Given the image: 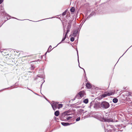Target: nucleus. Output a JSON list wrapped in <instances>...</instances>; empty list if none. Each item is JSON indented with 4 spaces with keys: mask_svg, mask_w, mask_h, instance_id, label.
<instances>
[{
    "mask_svg": "<svg viewBox=\"0 0 132 132\" xmlns=\"http://www.w3.org/2000/svg\"><path fill=\"white\" fill-rule=\"evenodd\" d=\"M108 128L106 130H108L109 132H119L120 131H122L123 130H121L118 129H116L114 128V127L112 125H109L108 126Z\"/></svg>",
    "mask_w": 132,
    "mask_h": 132,
    "instance_id": "f257e3e1",
    "label": "nucleus"
},
{
    "mask_svg": "<svg viewBox=\"0 0 132 132\" xmlns=\"http://www.w3.org/2000/svg\"><path fill=\"white\" fill-rule=\"evenodd\" d=\"M100 104V107L102 109H106L108 108L110 106L109 103L106 101H103Z\"/></svg>",
    "mask_w": 132,
    "mask_h": 132,
    "instance_id": "f03ea898",
    "label": "nucleus"
},
{
    "mask_svg": "<svg viewBox=\"0 0 132 132\" xmlns=\"http://www.w3.org/2000/svg\"><path fill=\"white\" fill-rule=\"evenodd\" d=\"M115 92V90H114V92H111L110 93L108 92H105L104 94L100 95L99 96V99L101 100L104 97H105L107 96H110L112 94H114Z\"/></svg>",
    "mask_w": 132,
    "mask_h": 132,
    "instance_id": "7ed1b4c3",
    "label": "nucleus"
},
{
    "mask_svg": "<svg viewBox=\"0 0 132 132\" xmlns=\"http://www.w3.org/2000/svg\"><path fill=\"white\" fill-rule=\"evenodd\" d=\"M85 92L84 90L81 91L79 92L76 96L75 98L78 99L81 98L84 96Z\"/></svg>",
    "mask_w": 132,
    "mask_h": 132,
    "instance_id": "20e7f679",
    "label": "nucleus"
},
{
    "mask_svg": "<svg viewBox=\"0 0 132 132\" xmlns=\"http://www.w3.org/2000/svg\"><path fill=\"white\" fill-rule=\"evenodd\" d=\"M102 121L108 122H113V120L112 118L110 117V116L108 117H104Z\"/></svg>",
    "mask_w": 132,
    "mask_h": 132,
    "instance_id": "39448f33",
    "label": "nucleus"
},
{
    "mask_svg": "<svg viewBox=\"0 0 132 132\" xmlns=\"http://www.w3.org/2000/svg\"><path fill=\"white\" fill-rule=\"evenodd\" d=\"M0 12L3 13L4 14H5V16L6 15L7 17H9V18L11 17V16L8 14H7L5 13V11L4 10V8L1 5H0Z\"/></svg>",
    "mask_w": 132,
    "mask_h": 132,
    "instance_id": "423d86ee",
    "label": "nucleus"
},
{
    "mask_svg": "<svg viewBox=\"0 0 132 132\" xmlns=\"http://www.w3.org/2000/svg\"><path fill=\"white\" fill-rule=\"evenodd\" d=\"M78 32V28L77 29L73 31V33L71 35L74 37H76L77 35Z\"/></svg>",
    "mask_w": 132,
    "mask_h": 132,
    "instance_id": "0eeeda50",
    "label": "nucleus"
},
{
    "mask_svg": "<svg viewBox=\"0 0 132 132\" xmlns=\"http://www.w3.org/2000/svg\"><path fill=\"white\" fill-rule=\"evenodd\" d=\"M1 52L2 53V54L3 55H4L5 57V55H6L7 54H8V53L7 52V50H6L5 49L3 51H1L0 50Z\"/></svg>",
    "mask_w": 132,
    "mask_h": 132,
    "instance_id": "6e6552de",
    "label": "nucleus"
},
{
    "mask_svg": "<svg viewBox=\"0 0 132 132\" xmlns=\"http://www.w3.org/2000/svg\"><path fill=\"white\" fill-rule=\"evenodd\" d=\"M61 124L63 126H67L72 124V123H69L68 122H61Z\"/></svg>",
    "mask_w": 132,
    "mask_h": 132,
    "instance_id": "1a4fd4ad",
    "label": "nucleus"
},
{
    "mask_svg": "<svg viewBox=\"0 0 132 132\" xmlns=\"http://www.w3.org/2000/svg\"><path fill=\"white\" fill-rule=\"evenodd\" d=\"M72 23V21L69 20L68 22V25L67 26L68 28H70L71 26V24Z\"/></svg>",
    "mask_w": 132,
    "mask_h": 132,
    "instance_id": "9d476101",
    "label": "nucleus"
},
{
    "mask_svg": "<svg viewBox=\"0 0 132 132\" xmlns=\"http://www.w3.org/2000/svg\"><path fill=\"white\" fill-rule=\"evenodd\" d=\"M12 55H10L8 53L6 55H5V57L8 59H11V58H12Z\"/></svg>",
    "mask_w": 132,
    "mask_h": 132,
    "instance_id": "9b49d317",
    "label": "nucleus"
},
{
    "mask_svg": "<svg viewBox=\"0 0 132 132\" xmlns=\"http://www.w3.org/2000/svg\"><path fill=\"white\" fill-rule=\"evenodd\" d=\"M67 36L65 35L64 37H63V38L61 41L60 43H59L55 47H56L59 44H60L62 42H63V41H64L65 40V39L66 38Z\"/></svg>",
    "mask_w": 132,
    "mask_h": 132,
    "instance_id": "f8f14e48",
    "label": "nucleus"
},
{
    "mask_svg": "<svg viewBox=\"0 0 132 132\" xmlns=\"http://www.w3.org/2000/svg\"><path fill=\"white\" fill-rule=\"evenodd\" d=\"M67 112H65L62 113V118H64V117L66 116H69V114H67Z\"/></svg>",
    "mask_w": 132,
    "mask_h": 132,
    "instance_id": "ddd939ff",
    "label": "nucleus"
},
{
    "mask_svg": "<svg viewBox=\"0 0 132 132\" xmlns=\"http://www.w3.org/2000/svg\"><path fill=\"white\" fill-rule=\"evenodd\" d=\"M86 86L87 88H90L91 87V84H90L89 83V82H87V83L86 85Z\"/></svg>",
    "mask_w": 132,
    "mask_h": 132,
    "instance_id": "4468645a",
    "label": "nucleus"
},
{
    "mask_svg": "<svg viewBox=\"0 0 132 132\" xmlns=\"http://www.w3.org/2000/svg\"><path fill=\"white\" fill-rule=\"evenodd\" d=\"M99 105L98 103H96L94 104V107L96 109L98 108L99 107Z\"/></svg>",
    "mask_w": 132,
    "mask_h": 132,
    "instance_id": "2eb2a0df",
    "label": "nucleus"
},
{
    "mask_svg": "<svg viewBox=\"0 0 132 132\" xmlns=\"http://www.w3.org/2000/svg\"><path fill=\"white\" fill-rule=\"evenodd\" d=\"M59 114V111H56L55 112L54 115L55 116L57 117L58 116Z\"/></svg>",
    "mask_w": 132,
    "mask_h": 132,
    "instance_id": "dca6fc26",
    "label": "nucleus"
},
{
    "mask_svg": "<svg viewBox=\"0 0 132 132\" xmlns=\"http://www.w3.org/2000/svg\"><path fill=\"white\" fill-rule=\"evenodd\" d=\"M53 109L55 111L57 108V106H56L53 105H51Z\"/></svg>",
    "mask_w": 132,
    "mask_h": 132,
    "instance_id": "f3484780",
    "label": "nucleus"
},
{
    "mask_svg": "<svg viewBox=\"0 0 132 132\" xmlns=\"http://www.w3.org/2000/svg\"><path fill=\"white\" fill-rule=\"evenodd\" d=\"M118 100L117 98H114L113 99V102L114 103H116L118 102Z\"/></svg>",
    "mask_w": 132,
    "mask_h": 132,
    "instance_id": "a211bd4d",
    "label": "nucleus"
},
{
    "mask_svg": "<svg viewBox=\"0 0 132 132\" xmlns=\"http://www.w3.org/2000/svg\"><path fill=\"white\" fill-rule=\"evenodd\" d=\"M9 59V61L10 62V63H14V59H12V58H11V59Z\"/></svg>",
    "mask_w": 132,
    "mask_h": 132,
    "instance_id": "6ab92c4d",
    "label": "nucleus"
},
{
    "mask_svg": "<svg viewBox=\"0 0 132 132\" xmlns=\"http://www.w3.org/2000/svg\"><path fill=\"white\" fill-rule=\"evenodd\" d=\"M70 11L72 12H75V8L74 7H72L70 10Z\"/></svg>",
    "mask_w": 132,
    "mask_h": 132,
    "instance_id": "aec40b11",
    "label": "nucleus"
},
{
    "mask_svg": "<svg viewBox=\"0 0 132 132\" xmlns=\"http://www.w3.org/2000/svg\"><path fill=\"white\" fill-rule=\"evenodd\" d=\"M63 105L62 104H58L57 105V108L59 109L60 108H62V107Z\"/></svg>",
    "mask_w": 132,
    "mask_h": 132,
    "instance_id": "412c9836",
    "label": "nucleus"
},
{
    "mask_svg": "<svg viewBox=\"0 0 132 132\" xmlns=\"http://www.w3.org/2000/svg\"><path fill=\"white\" fill-rule=\"evenodd\" d=\"M51 105H53L56 106H57V103H56L55 102H53L51 104Z\"/></svg>",
    "mask_w": 132,
    "mask_h": 132,
    "instance_id": "4be33fe9",
    "label": "nucleus"
},
{
    "mask_svg": "<svg viewBox=\"0 0 132 132\" xmlns=\"http://www.w3.org/2000/svg\"><path fill=\"white\" fill-rule=\"evenodd\" d=\"M88 102V99H85L83 101V102L86 104Z\"/></svg>",
    "mask_w": 132,
    "mask_h": 132,
    "instance_id": "5701e85b",
    "label": "nucleus"
},
{
    "mask_svg": "<svg viewBox=\"0 0 132 132\" xmlns=\"http://www.w3.org/2000/svg\"><path fill=\"white\" fill-rule=\"evenodd\" d=\"M67 11V10H66L62 14V15L64 16L66 15V13Z\"/></svg>",
    "mask_w": 132,
    "mask_h": 132,
    "instance_id": "b1692460",
    "label": "nucleus"
},
{
    "mask_svg": "<svg viewBox=\"0 0 132 132\" xmlns=\"http://www.w3.org/2000/svg\"><path fill=\"white\" fill-rule=\"evenodd\" d=\"M70 28H67V32L65 35L67 36V34L70 31Z\"/></svg>",
    "mask_w": 132,
    "mask_h": 132,
    "instance_id": "393cba45",
    "label": "nucleus"
},
{
    "mask_svg": "<svg viewBox=\"0 0 132 132\" xmlns=\"http://www.w3.org/2000/svg\"><path fill=\"white\" fill-rule=\"evenodd\" d=\"M78 63H79V62H78ZM79 67L81 69H83V70H84V73H85V76L86 75V72H85V70L84 69V68H81V67H80L79 66Z\"/></svg>",
    "mask_w": 132,
    "mask_h": 132,
    "instance_id": "a878e982",
    "label": "nucleus"
},
{
    "mask_svg": "<svg viewBox=\"0 0 132 132\" xmlns=\"http://www.w3.org/2000/svg\"><path fill=\"white\" fill-rule=\"evenodd\" d=\"M75 40V38L73 37H71L70 39V40L71 42H73Z\"/></svg>",
    "mask_w": 132,
    "mask_h": 132,
    "instance_id": "bb28decb",
    "label": "nucleus"
},
{
    "mask_svg": "<svg viewBox=\"0 0 132 132\" xmlns=\"http://www.w3.org/2000/svg\"><path fill=\"white\" fill-rule=\"evenodd\" d=\"M35 68V67L33 65H31V68H30L31 69V70H34V69Z\"/></svg>",
    "mask_w": 132,
    "mask_h": 132,
    "instance_id": "cd10ccee",
    "label": "nucleus"
},
{
    "mask_svg": "<svg viewBox=\"0 0 132 132\" xmlns=\"http://www.w3.org/2000/svg\"><path fill=\"white\" fill-rule=\"evenodd\" d=\"M80 117H78L76 120V121H79L80 120Z\"/></svg>",
    "mask_w": 132,
    "mask_h": 132,
    "instance_id": "c85d7f7f",
    "label": "nucleus"
},
{
    "mask_svg": "<svg viewBox=\"0 0 132 132\" xmlns=\"http://www.w3.org/2000/svg\"><path fill=\"white\" fill-rule=\"evenodd\" d=\"M76 51H77V56H78V62H79L78 52V51L77 50V49H76Z\"/></svg>",
    "mask_w": 132,
    "mask_h": 132,
    "instance_id": "c756f323",
    "label": "nucleus"
},
{
    "mask_svg": "<svg viewBox=\"0 0 132 132\" xmlns=\"http://www.w3.org/2000/svg\"><path fill=\"white\" fill-rule=\"evenodd\" d=\"M90 14H91V15H92L93 16L95 15V13L94 12H92L91 13H90Z\"/></svg>",
    "mask_w": 132,
    "mask_h": 132,
    "instance_id": "7c9ffc66",
    "label": "nucleus"
},
{
    "mask_svg": "<svg viewBox=\"0 0 132 132\" xmlns=\"http://www.w3.org/2000/svg\"><path fill=\"white\" fill-rule=\"evenodd\" d=\"M84 76H85V79H86V82H87V81H88V80H87V78L86 76V75L85 76V73H84Z\"/></svg>",
    "mask_w": 132,
    "mask_h": 132,
    "instance_id": "2f4dec72",
    "label": "nucleus"
},
{
    "mask_svg": "<svg viewBox=\"0 0 132 132\" xmlns=\"http://www.w3.org/2000/svg\"><path fill=\"white\" fill-rule=\"evenodd\" d=\"M86 20V19H85V20H84L83 21H84L83 22V21H82V22L81 23V24H80V25L82 24V26L83 24L85 22V21Z\"/></svg>",
    "mask_w": 132,
    "mask_h": 132,
    "instance_id": "473e14b6",
    "label": "nucleus"
},
{
    "mask_svg": "<svg viewBox=\"0 0 132 132\" xmlns=\"http://www.w3.org/2000/svg\"><path fill=\"white\" fill-rule=\"evenodd\" d=\"M72 118V117H70V116H69V117H68L67 118V119L68 120H69L71 118Z\"/></svg>",
    "mask_w": 132,
    "mask_h": 132,
    "instance_id": "72a5a7b5",
    "label": "nucleus"
},
{
    "mask_svg": "<svg viewBox=\"0 0 132 132\" xmlns=\"http://www.w3.org/2000/svg\"><path fill=\"white\" fill-rule=\"evenodd\" d=\"M54 17H52V18H47V19H51V18H54ZM44 19L43 20H40V21H42V20H45V19ZM36 22H37V21Z\"/></svg>",
    "mask_w": 132,
    "mask_h": 132,
    "instance_id": "f704fd0d",
    "label": "nucleus"
},
{
    "mask_svg": "<svg viewBox=\"0 0 132 132\" xmlns=\"http://www.w3.org/2000/svg\"><path fill=\"white\" fill-rule=\"evenodd\" d=\"M90 16L89 15L86 19V20L87 19H88L90 18Z\"/></svg>",
    "mask_w": 132,
    "mask_h": 132,
    "instance_id": "c9c22d12",
    "label": "nucleus"
},
{
    "mask_svg": "<svg viewBox=\"0 0 132 132\" xmlns=\"http://www.w3.org/2000/svg\"><path fill=\"white\" fill-rule=\"evenodd\" d=\"M3 1V0H0V4H1Z\"/></svg>",
    "mask_w": 132,
    "mask_h": 132,
    "instance_id": "e433bc0d",
    "label": "nucleus"
},
{
    "mask_svg": "<svg viewBox=\"0 0 132 132\" xmlns=\"http://www.w3.org/2000/svg\"><path fill=\"white\" fill-rule=\"evenodd\" d=\"M49 49L48 48V50H47V52H50L51 51H49Z\"/></svg>",
    "mask_w": 132,
    "mask_h": 132,
    "instance_id": "4c0bfd02",
    "label": "nucleus"
},
{
    "mask_svg": "<svg viewBox=\"0 0 132 132\" xmlns=\"http://www.w3.org/2000/svg\"><path fill=\"white\" fill-rule=\"evenodd\" d=\"M131 94H132V93H129V95H130L131 96Z\"/></svg>",
    "mask_w": 132,
    "mask_h": 132,
    "instance_id": "58836bf2",
    "label": "nucleus"
},
{
    "mask_svg": "<svg viewBox=\"0 0 132 132\" xmlns=\"http://www.w3.org/2000/svg\"><path fill=\"white\" fill-rule=\"evenodd\" d=\"M43 83L41 85H40V87H41V88H42V85H43Z\"/></svg>",
    "mask_w": 132,
    "mask_h": 132,
    "instance_id": "ea45409f",
    "label": "nucleus"
},
{
    "mask_svg": "<svg viewBox=\"0 0 132 132\" xmlns=\"http://www.w3.org/2000/svg\"><path fill=\"white\" fill-rule=\"evenodd\" d=\"M44 97L46 100H47V98L44 96Z\"/></svg>",
    "mask_w": 132,
    "mask_h": 132,
    "instance_id": "a19ab883",
    "label": "nucleus"
},
{
    "mask_svg": "<svg viewBox=\"0 0 132 132\" xmlns=\"http://www.w3.org/2000/svg\"><path fill=\"white\" fill-rule=\"evenodd\" d=\"M127 51H126V52L123 54V55L121 56L120 57H122L123 55L124 54L126 53V52H127Z\"/></svg>",
    "mask_w": 132,
    "mask_h": 132,
    "instance_id": "79ce46f5",
    "label": "nucleus"
},
{
    "mask_svg": "<svg viewBox=\"0 0 132 132\" xmlns=\"http://www.w3.org/2000/svg\"><path fill=\"white\" fill-rule=\"evenodd\" d=\"M32 92L34 93L35 94H36V95H38V94H37L36 93H35L34 92Z\"/></svg>",
    "mask_w": 132,
    "mask_h": 132,
    "instance_id": "37998d69",
    "label": "nucleus"
},
{
    "mask_svg": "<svg viewBox=\"0 0 132 132\" xmlns=\"http://www.w3.org/2000/svg\"><path fill=\"white\" fill-rule=\"evenodd\" d=\"M89 16H90V17H91V16H93L92 15H91V14L90 13V14L89 15Z\"/></svg>",
    "mask_w": 132,
    "mask_h": 132,
    "instance_id": "c03bdc74",
    "label": "nucleus"
},
{
    "mask_svg": "<svg viewBox=\"0 0 132 132\" xmlns=\"http://www.w3.org/2000/svg\"><path fill=\"white\" fill-rule=\"evenodd\" d=\"M51 47H52L51 46V45H50V46H49V48H48V49H49V48H50V47H51Z\"/></svg>",
    "mask_w": 132,
    "mask_h": 132,
    "instance_id": "a18cd8bd",
    "label": "nucleus"
},
{
    "mask_svg": "<svg viewBox=\"0 0 132 132\" xmlns=\"http://www.w3.org/2000/svg\"><path fill=\"white\" fill-rule=\"evenodd\" d=\"M130 103L131 104H132V101H131V102H130Z\"/></svg>",
    "mask_w": 132,
    "mask_h": 132,
    "instance_id": "49530a36",
    "label": "nucleus"
},
{
    "mask_svg": "<svg viewBox=\"0 0 132 132\" xmlns=\"http://www.w3.org/2000/svg\"><path fill=\"white\" fill-rule=\"evenodd\" d=\"M29 90H30V91H31L32 92H33V91H32V90L31 89H29Z\"/></svg>",
    "mask_w": 132,
    "mask_h": 132,
    "instance_id": "de8ad7c7",
    "label": "nucleus"
},
{
    "mask_svg": "<svg viewBox=\"0 0 132 132\" xmlns=\"http://www.w3.org/2000/svg\"><path fill=\"white\" fill-rule=\"evenodd\" d=\"M47 53V52H46L45 53V55H46V54Z\"/></svg>",
    "mask_w": 132,
    "mask_h": 132,
    "instance_id": "09e8293b",
    "label": "nucleus"
},
{
    "mask_svg": "<svg viewBox=\"0 0 132 132\" xmlns=\"http://www.w3.org/2000/svg\"><path fill=\"white\" fill-rule=\"evenodd\" d=\"M14 18V19H17L16 18H14V17H13V18Z\"/></svg>",
    "mask_w": 132,
    "mask_h": 132,
    "instance_id": "8fccbe9b",
    "label": "nucleus"
},
{
    "mask_svg": "<svg viewBox=\"0 0 132 132\" xmlns=\"http://www.w3.org/2000/svg\"><path fill=\"white\" fill-rule=\"evenodd\" d=\"M64 32L63 35H64V30H65L64 29Z\"/></svg>",
    "mask_w": 132,
    "mask_h": 132,
    "instance_id": "3c124183",
    "label": "nucleus"
},
{
    "mask_svg": "<svg viewBox=\"0 0 132 132\" xmlns=\"http://www.w3.org/2000/svg\"><path fill=\"white\" fill-rule=\"evenodd\" d=\"M10 88V87H8V88H6L4 89H7V88Z\"/></svg>",
    "mask_w": 132,
    "mask_h": 132,
    "instance_id": "603ef678",
    "label": "nucleus"
},
{
    "mask_svg": "<svg viewBox=\"0 0 132 132\" xmlns=\"http://www.w3.org/2000/svg\"><path fill=\"white\" fill-rule=\"evenodd\" d=\"M56 102V103H57V104L58 103V102Z\"/></svg>",
    "mask_w": 132,
    "mask_h": 132,
    "instance_id": "864d4df0",
    "label": "nucleus"
},
{
    "mask_svg": "<svg viewBox=\"0 0 132 132\" xmlns=\"http://www.w3.org/2000/svg\"><path fill=\"white\" fill-rule=\"evenodd\" d=\"M4 23H4H3L2 24V25H1V26L0 27H1V26H2V24H3Z\"/></svg>",
    "mask_w": 132,
    "mask_h": 132,
    "instance_id": "5fc2aeb1",
    "label": "nucleus"
},
{
    "mask_svg": "<svg viewBox=\"0 0 132 132\" xmlns=\"http://www.w3.org/2000/svg\"><path fill=\"white\" fill-rule=\"evenodd\" d=\"M27 88L28 89H29V88H28V87H27Z\"/></svg>",
    "mask_w": 132,
    "mask_h": 132,
    "instance_id": "6e6d98bb",
    "label": "nucleus"
},
{
    "mask_svg": "<svg viewBox=\"0 0 132 132\" xmlns=\"http://www.w3.org/2000/svg\"><path fill=\"white\" fill-rule=\"evenodd\" d=\"M118 90H117V92L118 91Z\"/></svg>",
    "mask_w": 132,
    "mask_h": 132,
    "instance_id": "4d7b16f0",
    "label": "nucleus"
},
{
    "mask_svg": "<svg viewBox=\"0 0 132 132\" xmlns=\"http://www.w3.org/2000/svg\"><path fill=\"white\" fill-rule=\"evenodd\" d=\"M106 128H105V130H106Z\"/></svg>",
    "mask_w": 132,
    "mask_h": 132,
    "instance_id": "13d9d810",
    "label": "nucleus"
},
{
    "mask_svg": "<svg viewBox=\"0 0 132 132\" xmlns=\"http://www.w3.org/2000/svg\"><path fill=\"white\" fill-rule=\"evenodd\" d=\"M7 20H8V18L7 17Z\"/></svg>",
    "mask_w": 132,
    "mask_h": 132,
    "instance_id": "bf43d9fd",
    "label": "nucleus"
},
{
    "mask_svg": "<svg viewBox=\"0 0 132 132\" xmlns=\"http://www.w3.org/2000/svg\"><path fill=\"white\" fill-rule=\"evenodd\" d=\"M6 21V20H5V21H4V22H5V21Z\"/></svg>",
    "mask_w": 132,
    "mask_h": 132,
    "instance_id": "052dcab7",
    "label": "nucleus"
},
{
    "mask_svg": "<svg viewBox=\"0 0 132 132\" xmlns=\"http://www.w3.org/2000/svg\"><path fill=\"white\" fill-rule=\"evenodd\" d=\"M121 57L119 58V60L120 59Z\"/></svg>",
    "mask_w": 132,
    "mask_h": 132,
    "instance_id": "680f3d73",
    "label": "nucleus"
},
{
    "mask_svg": "<svg viewBox=\"0 0 132 132\" xmlns=\"http://www.w3.org/2000/svg\"><path fill=\"white\" fill-rule=\"evenodd\" d=\"M121 57L119 58V60L120 59Z\"/></svg>",
    "mask_w": 132,
    "mask_h": 132,
    "instance_id": "e2e57ef3",
    "label": "nucleus"
},
{
    "mask_svg": "<svg viewBox=\"0 0 132 132\" xmlns=\"http://www.w3.org/2000/svg\"><path fill=\"white\" fill-rule=\"evenodd\" d=\"M128 49H129V48H128V49Z\"/></svg>",
    "mask_w": 132,
    "mask_h": 132,
    "instance_id": "0e129e2a",
    "label": "nucleus"
}]
</instances>
